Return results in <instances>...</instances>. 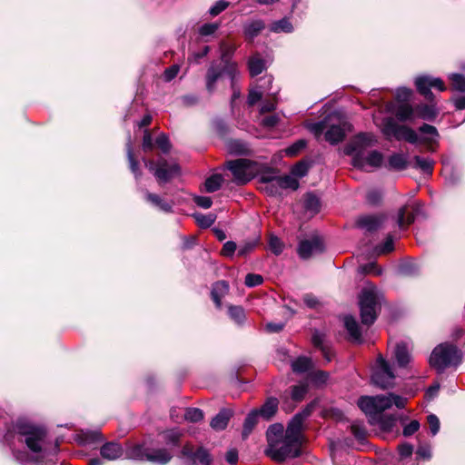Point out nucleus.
<instances>
[{
	"instance_id": "56",
	"label": "nucleus",
	"mask_w": 465,
	"mask_h": 465,
	"mask_svg": "<svg viewBox=\"0 0 465 465\" xmlns=\"http://www.w3.org/2000/svg\"><path fill=\"white\" fill-rule=\"evenodd\" d=\"M219 27H220L219 23H207V24L203 25L199 28V34L202 36L213 35L219 29Z\"/></svg>"
},
{
	"instance_id": "48",
	"label": "nucleus",
	"mask_w": 465,
	"mask_h": 465,
	"mask_svg": "<svg viewBox=\"0 0 465 465\" xmlns=\"http://www.w3.org/2000/svg\"><path fill=\"white\" fill-rule=\"evenodd\" d=\"M184 419L190 422H198L203 419V412L198 408H187L184 412Z\"/></svg>"
},
{
	"instance_id": "37",
	"label": "nucleus",
	"mask_w": 465,
	"mask_h": 465,
	"mask_svg": "<svg viewBox=\"0 0 465 465\" xmlns=\"http://www.w3.org/2000/svg\"><path fill=\"white\" fill-rule=\"evenodd\" d=\"M389 165L393 170H404L407 168V156L402 153H393L389 158Z\"/></svg>"
},
{
	"instance_id": "45",
	"label": "nucleus",
	"mask_w": 465,
	"mask_h": 465,
	"mask_svg": "<svg viewBox=\"0 0 465 465\" xmlns=\"http://www.w3.org/2000/svg\"><path fill=\"white\" fill-rule=\"evenodd\" d=\"M278 185L281 186L282 190V189L297 190L299 187V182L292 175L279 176Z\"/></svg>"
},
{
	"instance_id": "23",
	"label": "nucleus",
	"mask_w": 465,
	"mask_h": 465,
	"mask_svg": "<svg viewBox=\"0 0 465 465\" xmlns=\"http://www.w3.org/2000/svg\"><path fill=\"white\" fill-rule=\"evenodd\" d=\"M262 81L263 82L262 84H261L260 86H258L256 88L252 89L249 92L247 102H248V104L251 106L255 104L258 101H260L262 99L263 94L266 92V87L264 85L271 84L272 82V76H266V77H263L262 79Z\"/></svg>"
},
{
	"instance_id": "16",
	"label": "nucleus",
	"mask_w": 465,
	"mask_h": 465,
	"mask_svg": "<svg viewBox=\"0 0 465 465\" xmlns=\"http://www.w3.org/2000/svg\"><path fill=\"white\" fill-rule=\"evenodd\" d=\"M124 453V450L120 443L110 441L104 444L100 449L101 456L108 460L119 459Z\"/></svg>"
},
{
	"instance_id": "41",
	"label": "nucleus",
	"mask_w": 465,
	"mask_h": 465,
	"mask_svg": "<svg viewBox=\"0 0 465 465\" xmlns=\"http://www.w3.org/2000/svg\"><path fill=\"white\" fill-rule=\"evenodd\" d=\"M419 131L424 135V140L429 143L436 142L439 138V133L433 125L423 124Z\"/></svg>"
},
{
	"instance_id": "14",
	"label": "nucleus",
	"mask_w": 465,
	"mask_h": 465,
	"mask_svg": "<svg viewBox=\"0 0 465 465\" xmlns=\"http://www.w3.org/2000/svg\"><path fill=\"white\" fill-rule=\"evenodd\" d=\"M182 456L188 459L192 463L200 465H211L213 459L209 451L203 448L199 447L196 450L190 443H186L182 450Z\"/></svg>"
},
{
	"instance_id": "64",
	"label": "nucleus",
	"mask_w": 465,
	"mask_h": 465,
	"mask_svg": "<svg viewBox=\"0 0 465 465\" xmlns=\"http://www.w3.org/2000/svg\"><path fill=\"white\" fill-rule=\"evenodd\" d=\"M262 190H264L270 195H279L281 194V186L278 185V179L273 183H270L262 186Z\"/></svg>"
},
{
	"instance_id": "8",
	"label": "nucleus",
	"mask_w": 465,
	"mask_h": 465,
	"mask_svg": "<svg viewBox=\"0 0 465 465\" xmlns=\"http://www.w3.org/2000/svg\"><path fill=\"white\" fill-rule=\"evenodd\" d=\"M381 131L388 139L404 140L411 143H415L418 141V135L413 129L399 124L391 117H387L383 120Z\"/></svg>"
},
{
	"instance_id": "5",
	"label": "nucleus",
	"mask_w": 465,
	"mask_h": 465,
	"mask_svg": "<svg viewBox=\"0 0 465 465\" xmlns=\"http://www.w3.org/2000/svg\"><path fill=\"white\" fill-rule=\"evenodd\" d=\"M461 360L460 351L455 345L445 342L434 348L430 356V364L442 372L448 367L458 366Z\"/></svg>"
},
{
	"instance_id": "52",
	"label": "nucleus",
	"mask_w": 465,
	"mask_h": 465,
	"mask_svg": "<svg viewBox=\"0 0 465 465\" xmlns=\"http://www.w3.org/2000/svg\"><path fill=\"white\" fill-rule=\"evenodd\" d=\"M194 217L198 225L202 228H208L215 222L213 214L195 213Z\"/></svg>"
},
{
	"instance_id": "1",
	"label": "nucleus",
	"mask_w": 465,
	"mask_h": 465,
	"mask_svg": "<svg viewBox=\"0 0 465 465\" xmlns=\"http://www.w3.org/2000/svg\"><path fill=\"white\" fill-rule=\"evenodd\" d=\"M17 440L28 450H13L16 461L22 465H54L57 456L58 439L52 442L47 430L27 420L19 419L14 425Z\"/></svg>"
},
{
	"instance_id": "42",
	"label": "nucleus",
	"mask_w": 465,
	"mask_h": 465,
	"mask_svg": "<svg viewBox=\"0 0 465 465\" xmlns=\"http://www.w3.org/2000/svg\"><path fill=\"white\" fill-rule=\"evenodd\" d=\"M223 176L221 174H213L208 177L204 183L205 191L207 193H214L220 189L223 183Z\"/></svg>"
},
{
	"instance_id": "4",
	"label": "nucleus",
	"mask_w": 465,
	"mask_h": 465,
	"mask_svg": "<svg viewBox=\"0 0 465 465\" xmlns=\"http://www.w3.org/2000/svg\"><path fill=\"white\" fill-rule=\"evenodd\" d=\"M381 293L371 282L366 283L359 295L361 322L365 325L372 324L378 315Z\"/></svg>"
},
{
	"instance_id": "22",
	"label": "nucleus",
	"mask_w": 465,
	"mask_h": 465,
	"mask_svg": "<svg viewBox=\"0 0 465 465\" xmlns=\"http://www.w3.org/2000/svg\"><path fill=\"white\" fill-rule=\"evenodd\" d=\"M173 458V454L166 449H155L151 450L149 451V456H147V460L158 463V464H166Z\"/></svg>"
},
{
	"instance_id": "40",
	"label": "nucleus",
	"mask_w": 465,
	"mask_h": 465,
	"mask_svg": "<svg viewBox=\"0 0 465 465\" xmlns=\"http://www.w3.org/2000/svg\"><path fill=\"white\" fill-rule=\"evenodd\" d=\"M265 69L264 61L259 55H253L249 60V70L252 76L258 75Z\"/></svg>"
},
{
	"instance_id": "53",
	"label": "nucleus",
	"mask_w": 465,
	"mask_h": 465,
	"mask_svg": "<svg viewBox=\"0 0 465 465\" xmlns=\"http://www.w3.org/2000/svg\"><path fill=\"white\" fill-rule=\"evenodd\" d=\"M309 170V164L305 162H299L292 168V175L297 178L305 176Z\"/></svg>"
},
{
	"instance_id": "36",
	"label": "nucleus",
	"mask_w": 465,
	"mask_h": 465,
	"mask_svg": "<svg viewBox=\"0 0 465 465\" xmlns=\"http://www.w3.org/2000/svg\"><path fill=\"white\" fill-rule=\"evenodd\" d=\"M264 28V23L262 20L252 21L244 26V34L250 38L253 39Z\"/></svg>"
},
{
	"instance_id": "17",
	"label": "nucleus",
	"mask_w": 465,
	"mask_h": 465,
	"mask_svg": "<svg viewBox=\"0 0 465 465\" xmlns=\"http://www.w3.org/2000/svg\"><path fill=\"white\" fill-rule=\"evenodd\" d=\"M383 218L380 215H365L357 220V226L367 232L377 230L382 223Z\"/></svg>"
},
{
	"instance_id": "44",
	"label": "nucleus",
	"mask_w": 465,
	"mask_h": 465,
	"mask_svg": "<svg viewBox=\"0 0 465 465\" xmlns=\"http://www.w3.org/2000/svg\"><path fill=\"white\" fill-rule=\"evenodd\" d=\"M228 151L236 155L246 154L248 153L247 145L240 140H232L227 144Z\"/></svg>"
},
{
	"instance_id": "26",
	"label": "nucleus",
	"mask_w": 465,
	"mask_h": 465,
	"mask_svg": "<svg viewBox=\"0 0 465 465\" xmlns=\"http://www.w3.org/2000/svg\"><path fill=\"white\" fill-rule=\"evenodd\" d=\"M150 449L142 444L131 446L126 450V458L136 460H147Z\"/></svg>"
},
{
	"instance_id": "54",
	"label": "nucleus",
	"mask_w": 465,
	"mask_h": 465,
	"mask_svg": "<svg viewBox=\"0 0 465 465\" xmlns=\"http://www.w3.org/2000/svg\"><path fill=\"white\" fill-rule=\"evenodd\" d=\"M307 129L319 138L326 129V122L320 121L317 123H310L306 124Z\"/></svg>"
},
{
	"instance_id": "28",
	"label": "nucleus",
	"mask_w": 465,
	"mask_h": 465,
	"mask_svg": "<svg viewBox=\"0 0 465 465\" xmlns=\"http://www.w3.org/2000/svg\"><path fill=\"white\" fill-rule=\"evenodd\" d=\"M278 400L276 398L271 397L269 398L265 403L261 407L258 411V415L262 416L266 420L271 419L277 411L278 409Z\"/></svg>"
},
{
	"instance_id": "11",
	"label": "nucleus",
	"mask_w": 465,
	"mask_h": 465,
	"mask_svg": "<svg viewBox=\"0 0 465 465\" xmlns=\"http://www.w3.org/2000/svg\"><path fill=\"white\" fill-rule=\"evenodd\" d=\"M325 249L324 242L322 237L313 235L309 239L300 242L298 246V254L303 259L307 260L312 256L321 254Z\"/></svg>"
},
{
	"instance_id": "46",
	"label": "nucleus",
	"mask_w": 465,
	"mask_h": 465,
	"mask_svg": "<svg viewBox=\"0 0 465 465\" xmlns=\"http://www.w3.org/2000/svg\"><path fill=\"white\" fill-rule=\"evenodd\" d=\"M415 167L419 168L425 173L430 174L433 170V161L430 158H424L420 156L414 157Z\"/></svg>"
},
{
	"instance_id": "7",
	"label": "nucleus",
	"mask_w": 465,
	"mask_h": 465,
	"mask_svg": "<svg viewBox=\"0 0 465 465\" xmlns=\"http://www.w3.org/2000/svg\"><path fill=\"white\" fill-rule=\"evenodd\" d=\"M227 168L232 172L234 182L237 184H245L258 173L256 163L248 159H237L229 161Z\"/></svg>"
},
{
	"instance_id": "43",
	"label": "nucleus",
	"mask_w": 465,
	"mask_h": 465,
	"mask_svg": "<svg viewBox=\"0 0 465 465\" xmlns=\"http://www.w3.org/2000/svg\"><path fill=\"white\" fill-rule=\"evenodd\" d=\"M270 29L274 33H291L293 30V26L287 18H282L279 21L273 22L271 25Z\"/></svg>"
},
{
	"instance_id": "63",
	"label": "nucleus",
	"mask_w": 465,
	"mask_h": 465,
	"mask_svg": "<svg viewBox=\"0 0 465 465\" xmlns=\"http://www.w3.org/2000/svg\"><path fill=\"white\" fill-rule=\"evenodd\" d=\"M427 420L431 434L433 436L436 435L440 430V420L438 417L434 414H430Z\"/></svg>"
},
{
	"instance_id": "38",
	"label": "nucleus",
	"mask_w": 465,
	"mask_h": 465,
	"mask_svg": "<svg viewBox=\"0 0 465 465\" xmlns=\"http://www.w3.org/2000/svg\"><path fill=\"white\" fill-rule=\"evenodd\" d=\"M258 416L259 415H258L257 410L251 411L247 415V417L244 420L243 429H242V437L244 439L249 436V434L252 432V429L256 425L257 420H258Z\"/></svg>"
},
{
	"instance_id": "3",
	"label": "nucleus",
	"mask_w": 465,
	"mask_h": 465,
	"mask_svg": "<svg viewBox=\"0 0 465 465\" xmlns=\"http://www.w3.org/2000/svg\"><path fill=\"white\" fill-rule=\"evenodd\" d=\"M407 399L394 393L388 395L362 396L358 400L359 408L370 417V423H378L382 430L391 431L395 426L396 419L392 415H380L375 421L374 416L395 405L399 409L405 407Z\"/></svg>"
},
{
	"instance_id": "31",
	"label": "nucleus",
	"mask_w": 465,
	"mask_h": 465,
	"mask_svg": "<svg viewBox=\"0 0 465 465\" xmlns=\"http://www.w3.org/2000/svg\"><path fill=\"white\" fill-rule=\"evenodd\" d=\"M161 436L166 445L178 446L183 436V431L176 428L166 430L161 433Z\"/></svg>"
},
{
	"instance_id": "21",
	"label": "nucleus",
	"mask_w": 465,
	"mask_h": 465,
	"mask_svg": "<svg viewBox=\"0 0 465 465\" xmlns=\"http://www.w3.org/2000/svg\"><path fill=\"white\" fill-rule=\"evenodd\" d=\"M439 112L434 104H421L415 107V118L419 117L426 121H433Z\"/></svg>"
},
{
	"instance_id": "25",
	"label": "nucleus",
	"mask_w": 465,
	"mask_h": 465,
	"mask_svg": "<svg viewBox=\"0 0 465 465\" xmlns=\"http://www.w3.org/2000/svg\"><path fill=\"white\" fill-rule=\"evenodd\" d=\"M229 284L225 281H219L215 282L212 289V298L216 306H222V298L228 292Z\"/></svg>"
},
{
	"instance_id": "15",
	"label": "nucleus",
	"mask_w": 465,
	"mask_h": 465,
	"mask_svg": "<svg viewBox=\"0 0 465 465\" xmlns=\"http://www.w3.org/2000/svg\"><path fill=\"white\" fill-rule=\"evenodd\" d=\"M351 131V124L340 122L338 124H331L325 132V140L331 144H337L343 141L347 133Z\"/></svg>"
},
{
	"instance_id": "13",
	"label": "nucleus",
	"mask_w": 465,
	"mask_h": 465,
	"mask_svg": "<svg viewBox=\"0 0 465 465\" xmlns=\"http://www.w3.org/2000/svg\"><path fill=\"white\" fill-rule=\"evenodd\" d=\"M383 162V155L381 153L374 150L368 153H358L352 158L353 166L367 170L368 167L377 168L381 165Z\"/></svg>"
},
{
	"instance_id": "10",
	"label": "nucleus",
	"mask_w": 465,
	"mask_h": 465,
	"mask_svg": "<svg viewBox=\"0 0 465 465\" xmlns=\"http://www.w3.org/2000/svg\"><path fill=\"white\" fill-rule=\"evenodd\" d=\"M415 85L418 92L430 102H432L434 95L430 91L431 88L443 92L446 90L445 84L440 78L430 75H420L415 79Z\"/></svg>"
},
{
	"instance_id": "50",
	"label": "nucleus",
	"mask_w": 465,
	"mask_h": 465,
	"mask_svg": "<svg viewBox=\"0 0 465 465\" xmlns=\"http://www.w3.org/2000/svg\"><path fill=\"white\" fill-rule=\"evenodd\" d=\"M308 391L306 384H299L292 387L291 397L294 401H301L304 399Z\"/></svg>"
},
{
	"instance_id": "29",
	"label": "nucleus",
	"mask_w": 465,
	"mask_h": 465,
	"mask_svg": "<svg viewBox=\"0 0 465 465\" xmlns=\"http://www.w3.org/2000/svg\"><path fill=\"white\" fill-rule=\"evenodd\" d=\"M126 153H127V158H128L131 172L134 173L135 179L138 180L142 175V172L139 168L138 162L135 160V158L134 156L133 146H132L130 135H129L128 141L126 143Z\"/></svg>"
},
{
	"instance_id": "47",
	"label": "nucleus",
	"mask_w": 465,
	"mask_h": 465,
	"mask_svg": "<svg viewBox=\"0 0 465 465\" xmlns=\"http://www.w3.org/2000/svg\"><path fill=\"white\" fill-rule=\"evenodd\" d=\"M304 208L307 211H310L313 213L319 212V209H320L319 198L313 193H307L305 195V199H304Z\"/></svg>"
},
{
	"instance_id": "55",
	"label": "nucleus",
	"mask_w": 465,
	"mask_h": 465,
	"mask_svg": "<svg viewBox=\"0 0 465 465\" xmlns=\"http://www.w3.org/2000/svg\"><path fill=\"white\" fill-rule=\"evenodd\" d=\"M269 246H270L271 251L276 255H279L283 251L282 242L275 235L270 236Z\"/></svg>"
},
{
	"instance_id": "27",
	"label": "nucleus",
	"mask_w": 465,
	"mask_h": 465,
	"mask_svg": "<svg viewBox=\"0 0 465 465\" xmlns=\"http://www.w3.org/2000/svg\"><path fill=\"white\" fill-rule=\"evenodd\" d=\"M284 429L280 423H274L271 425L266 432L268 446H271L284 438Z\"/></svg>"
},
{
	"instance_id": "61",
	"label": "nucleus",
	"mask_w": 465,
	"mask_h": 465,
	"mask_svg": "<svg viewBox=\"0 0 465 465\" xmlns=\"http://www.w3.org/2000/svg\"><path fill=\"white\" fill-rule=\"evenodd\" d=\"M229 5V3L224 0H219L216 2L210 9L209 14L212 16H216L219 14H221L223 11H224Z\"/></svg>"
},
{
	"instance_id": "6",
	"label": "nucleus",
	"mask_w": 465,
	"mask_h": 465,
	"mask_svg": "<svg viewBox=\"0 0 465 465\" xmlns=\"http://www.w3.org/2000/svg\"><path fill=\"white\" fill-rule=\"evenodd\" d=\"M395 380L396 376L391 364L380 355L372 369L371 381L373 385L381 390H387L394 387Z\"/></svg>"
},
{
	"instance_id": "30",
	"label": "nucleus",
	"mask_w": 465,
	"mask_h": 465,
	"mask_svg": "<svg viewBox=\"0 0 465 465\" xmlns=\"http://www.w3.org/2000/svg\"><path fill=\"white\" fill-rule=\"evenodd\" d=\"M394 114L401 122L413 120L415 118V109L408 104H401L397 106Z\"/></svg>"
},
{
	"instance_id": "35",
	"label": "nucleus",
	"mask_w": 465,
	"mask_h": 465,
	"mask_svg": "<svg viewBox=\"0 0 465 465\" xmlns=\"http://www.w3.org/2000/svg\"><path fill=\"white\" fill-rule=\"evenodd\" d=\"M145 199L153 205L158 207L161 211L165 213L172 212V205L167 202L163 201L159 195L146 192Z\"/></svg>"
},
{
	"instance_id": "59",
	"label": "nucleus",
	"mask_w": 465,
	"mask_h": 465,
	"mask_svg": "<svg viewBox=\"0 0 465 465\" xmlns=\"http://www.w3.org/2000/svg\"><path fill=\"white\" fill-rule=\"evenodd\" d=\"M361 273H369L373 275H381L382 270L378 266L376 262H370L360 267Z\"/></svg>"
},
{
	"instance_id": "60",
	"label": "nucleus",
	"mask_w": 465,
	"mask_h": 465,
	"mask_svg": "<svg viewBox=\"0 0 465 465\" xmlns=\"http://www.w3.org/2000/svg\"><path fill=\"white\" fill-rule=\"evenodd\" d=\"M263 282V278L260 274L248 273L245 277V285L248 287H255Z\"/></svg>"
},
{
	"instance_id": "9",
	"label": "nucleus",
	"mask_w": 465,
	"mask_h": 465,
	"mask_svg": "<svg viewBox=\"0 0 465 465\" xmlns=\"http://www.w3.org/2000/svg\"><path fill=\"white\" fill-rule=\"evenodd\" d=\"M145 167L152 172L160 184L165 183L180 174V166L175 163H169L165 159H160L157 163L152 160L143 159Z\"/></svg>"
},
{
	"instance_id": "34",
	"label": "nucleus",
	"mask_w": 465,
	"mask_h": 465,
	"mask_svg": "<svg viewBox=\"0 0 465 465\" xmlns=\"http://www.w3.org/2000/svg\"><path fill=\"white\" fill-rule=\"evenodd\" d=\"M312 367V362L309 357L301 356L292 361V369L295 373H304Z\"/></svg>"
},
{
	"instance_id": "62",
	"label": "nucleus",
	"mask_w": 465,
	"mask_h": 465,
	"mask_svg": "<svg viewBox=\"0 0 465 465\" xmlns=\"http://www.w3.org/2000/svg\"><path fill=\"white\" fill-rule=\"evenodd\" d=\"M279 178V175L272 170L264 172L260 176V183L264 186L267 183H272Z\"/></svg>"
},
{
	"instance_id": "58",
	"label": "nucleus",
	"mask_w": 465,
	"mask_h": 465,
	"mask_svg": "<svg viewBox=\"0 0 465 465\" xmlns=\"http://www.w3.org/2000/svg\"><path fill=\"white\" fill-rule=\"evenodd\" d=\"M306 146V142L304 140H299L295 142L293 144L285 149V153L289 156L297 155L302 149Z\"/></svg>"
},
{
	"instance_id": "24",
	"label": "nucleus",
	"mask_w": 465,
	"mask_h": 465,
	"mask_svg": "<svg viewBox=\"0 0 465 465\" xmlns=\"http://www.w3.org/2000/svg\"><path fill=\"white\" fill-rule=\"evenodd\" d=\"M223 74V68L220 64L213 63L206 74V88L209 92H213L214 89L215 83Z\"/></svg>"
},
{
	"instance_id": "57",
	"label": "nucleus",
	"mask_w": 465,
	"mask_h": 465,
	"mask_svg": "<svg viewBox=\"0 0 465 465\" xmlns=\"http://www.w3.org/2000/svg\"><path fill=\"white\" fill-rule=\"evenodd\" d=\"M156 145L161 149L163 153H169L171 143L166 134H161L155 140Z\"/></svg>"
},
{
	"instance_id": "2",
	"label": "nucleus",
	"mask_w": 465,
	"mask_h": 465,
	"mask_svg": "<svg viewBox=\"0 0 465 465\" xmlns=\"http://www.w3.org/2000/svg\"><path fill=\"white\" fill-rule=\"evenodd\" d=\"M312 405H307L302 411L296 413L289 422L284 438L268 446L266 453L273 460L282 462L288 458L300 455L302 446V430L304 420L312 414Z\"/></svg>"
},
{
	"instance_id": "33",
	"label": "nucleus",
	"mask_w": 465,
	"mask_h": 465,
	"mask_svg": "<svg viewBox=\"0 0 465 465\" xmlns=\"http://www.w3.org/2000/svg\"><path fill=\"white\" fill-rule=\"evenodd\" d=\"M394 356L400 367H405L411 361V355L404 343H398L396 345Z\"/></svg>"
},
{
	"instance_id": "49",
	"label": "nucleus",
	"mask_w": 465,
	"mask_h": 465,
	"mask_svg": "<svg viewBox=\"0 0 465 465\" xmlns=\"http://www.w3.org/2000/svg\"><path fill=\"white\" fill-rule=\"evenodd\" d=\"M230 317L238 324H242L245 320V312L241 306H230L229 307Z\"/></svg>"
},
{
	"instance_id": "32",
	"label": "nucleus",
	"mask_w": 465,
	"mask_h": 465,
	"mask_svg": "<svg viewBox=\"0 0 465 465\" xmlns=\"http://www.w3.org/2000/svg\"><path fill=\"white\" fill-rule=\"evenodd\" d=\"M78 440L80 444H91L97 441L103 440V435L100 430H82L78 435Z\"/></svg>"
},
{
	"instance_id": "18",
	"label": "nucleus",
	"mask_w": 465,
	"mask_h": 465,
	"mask_svg": "<svg viewBox=\"0 0 465 465\" xmlns=\"http://www.w3.org/2000/svg\"><path fill=\"white\" fill-rule=\"evenodd\" d=\"M420 211V205L416 204L413 207V212L407 213V207L403 206L399 210L397 223L401 229H404L411 224L415 220V215Z\"/></svg>"
},
{
	"instance_id": "20",
	"label": "nucleus",
	"mask_w": 465,
	"mask_h": 465,
	"mask_svg": "<svg viewBox=\"0 0 465 465\" xmlns=\"http://www.w3.org/2000/svg\"><path fill=\"white\" fill-rule=\"evenodd\" d=\"M232 416V412L231 410L223 409L213 418L210 425L214 430H223L227 427Z\"/></svg>"
},
{
	"instance_id": "19",
	"label": "nucleus",
	"mask_w": 465,
	"mask_h": 465,
	"mask_svg": "<svg viewBox=\"0 0 465 465\" xmlns=\"http://www.w3.org/2000/svg\"><path fill=\"white\" fill-rule=\"evenodd\" d=\"M343 322L351 340L355 342H361V328L355 318L351 315H346Z\"/></svg>"
},
{
	"instance_id": "51",
	"label": "nucleus",
	"mask_w": 465,
	"mask_h": 465,
	"mask_svg": "<svg viewBox=\"0 0 465 465\" xmlns=\"http://www.w3.org/2000/svg\"><path fill=\"white\" fill-rule=\"evenodd\" d=\"M449 79L455 90L465 92V75L461 74H450Z\"/></svg>"
},
{
	"instance_id": "39",
	"label": "nucleus",
	"mask_w": 465,
	"mask_h": 465,
	"mask_svg": "<svg viewBox=\"0 0 465 465\" xmlns=\"http://www.w3.org/2000/svg\"><path fill=\"white\" fill-rule=\"evenodd\" d=\"M351 431L358 441L362 442L365 440L367 436V430L362 421H352V423L351 424Z\"/></svg>"
},
{
	"instance_id": "12",
	"label": "nucleus",
	"mask_w": 465,
	"mask_h": 465,
	"mask_svg": "<svg viewBox=\"0 0 465 465\" xmlns=\"http://www.w3.org/2000/svg\"><path fill=\"white\" fill-rule=\"evenodd\" d=\"M376 140L373 134L369 133H361L355 135L346 145L344 152L352 157L358 153H365L368 147L372 146Z\"/></svg>"
}]
</instances>
